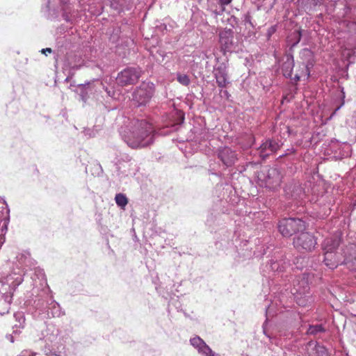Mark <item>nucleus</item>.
Here are the masks:
<instances>
[{"instance_id":"obj_10","label":"nucleus","mask_w":356,"mask_h":356,"mask_svg":"<svg viewBox=\"0 0 356 356\" xmlns=\"http://www.w3.org/2000/svg\"><path fill=\"white\" fill-rule=\"evenodd\" d=\"M218 157L227 166H231L237 160L236 154L229 147H225L220 150Z\"/></svg>"},{"instance_id":"obj_2","label":"nucleus","mask_w":356,"mask_h":356,"mask_svg":"<svg viewBox=\"0 0 356 356\" xmlns=\"http://www.w3.org/2000/svg\"><path fill=\"white\" fill-rule=\"evenodd\" d=\"M152 132V125L145 120L141 121L137 131L133 132V137L129 138L127 143L133 149L145 147L152 143V138L150 137Z\"/></svg>"},{"instance_id":"obj_16","label":"nucleus","mask_w":356,"mask_h":356,"mask_svg":"<svg viewBox=\"0 0 356 356\" xmlns=\"http://www.w3.org/2000/svg\"><path fill=\"white\" fill-rule=\"evenodd\" d=\"M191 344L195 348L198 350V351L202 348V347L206 343L200 337L196 336L190 340Z\"/></svg>"},{"instance_id":"obj_22","label":"nucleus","mask_w":356,"mask_h":356,"mask_svg":"<svg viewBox=\"0 0 356 356\" xmlns=\"http://www.w3.org/2000/svg\"><path fill=\"white\" fill-rule=\"evenodd\" d=\"M232 1V0H219L218 3L221 6L224 7L231 3Z\"/></svg>"},{"instance_id":"obj_5","label":"nucleus","mask_w":356,"mask_h":356,"mask_svg":"<svg viewBox=\"0 0 356 356\" xmlns=\"http://www.w3.org/2000/svg\"><path fill=\"white\" fill-rule=\"evenodd\" d=\"M142 75V70L140 67H127L117 76V82L122 86L136 84Z\"/></svg>"},{"instance_id":"obj_27","label":"nucleus","mask_w":356,"mask_h":356,"mask_svg":"<svg viewBox=\"0 0 356 356\" xmlns=\"http://www.w3.org/2000/svg\"><path fill=\"white\" fill-rule=\"evenodd\" d=\"M339 109V107H338L337 108H336V110L334 111V112L333 113V114H334Z\"/></svg>"},{"instance_id":"obj_6","label":"nucleus","mask_w":356,"mask_h":356,"mask_svg":"<svg viewBox=\"0 0 356 356\" xmlns=\"http://www.w3.org/2000/svg\"><path fill=\"white\" fill-rule=\"evenodd\" d=\"M316 244V238L309 232H302L293 239L294 247L301 252L312 251Z\"/></svg>"},{"instance_id":"obj_19","label":"nucleus","mask_w":356,"mask_h":356,"mask_svg":"<svg viewBox=\"0 0 356 356\" xmlns=\"http://www.w3.org/2000/svg\"><path fill=\"white\" fill-rule=\"evenodd\" d=\"M205 356H214L212 350L205 343L204 346L199 350Z\"/></svg>"},{"instance_id":"obj_26","label":"nucleus","mask_w":356,"mask_h":356,"mask_svg":"<svg viewBox=\"0 0 356 356\" xmlns=\"http://www.w3.org/2000/svg\"><path fill=\"white\" fill-rule=\"evenodd\" d=\"M294 79L296 81H299L300 79V76L299 75H296Z\"/></svg>"},{"instance_id":"obj_1","label":"nucleus","mask_w":356,"mask_h":356,"mask_svg":"<svg viewBox=\"0 0 356 356\" xmlns=\"http://www.w3.org/2000/svg\"><path fill=\"white\" fill-rule=\"evenodd\" d=\"M152 132V125L145 120L141 121L137 131L133 132V137L129 138L127 143L133 149L145 147L152 143V138L150 137Z\"/></svg>"},{"instance_id":"obj_14","label":"nucleus","mask_w":356,"mask_h":356,"mask_svg":"<svg viewBox=\"0 0 356 356\" xmlns=\"http://www.w3.org/2000/svg\"><path fill=\"white\" fill-rule=\"evenodd\" d=\"M280 149V145L278 143L275 142L273 140H266L259 147V149L260 151L261 156L264 158L268 156V154L264 153L266 151H269L272 153L276 152Z\"/></svg>"},{"instance_id":"obj_9","label":"nucleus","mask_w":356,"mask_h":356,"mask_svg":"<svg viewBox=\"0 0 356 356\" xmlns=\"http://www.w3.org/2000/svg\"><path fill=\"white\" fill-rule=\"evenodd\" d=\"M324 256L325 264L330 268H335L340 264H343V257L336 252L324 251Z\"/></svg>"},{"instance_id":"obj_15","label":"nucleus","mask_w":356,"mask_h":356,"mask_svg":"<svg viewBox=\"0 0 356 356\" xmlns=\"http://www.w3.org/2000/svg\"><path fill=\"white\" fill-rule=\"evenodd\" d=\"M115 200L116 204L122 208H124L128 203L127 197L122 193L117 194L115 195Z\"/></svg>"},{"instance_id":"obj_13","label":"nucleus","mask_w":356,"mask_h":356,"mask_svg":"<svg viewBox=\"0 0 356 356\" xmlns=\"http://www.w3.org/2000/svg\"><path fill=\"white\" fill-rule=\"evenodd\" d=\"M341 242L339 235H334L331 237L326 238L323 244L322 248L324 251L335 252Z\"/></svg>"},{"instance_id":"obj_3","label":"nucleus","mask_w":356,"mask_h":356,"mask_svg":"<svg viewBox=\"0 0 356 356\" xmlns=\"http://www.w3.org/2000/svg\"><path fill=\"white\" fill-rule=\"evenodd\" d=\"M154 90L155 88L153 83L143 81L134 90L133 100L138 104V106H145L153 97Z\"/></svg>"},{"instance_id":"obj_21","label":"nucleus","mask_w":356,"mask_h":356,"mask_svg":"<svg viewBox=\"0 0 356 356\" xmlns=\"http://www.w3.org/2000/svg\"><path fill=\"white\" fill-rule=\"evenodd\" d=\"M295 35H296V42L293 44V45H296L300 41V39H301V33L300 31H298L295 33Z\"/></svg>"},{"instance_id":"obj_8","label":"nucleus","mask_w":356,"mask_h":356,"mask_svg":"<svg viewBox=\"0 0 356 356\" xmlns=\"http://www.w3.org/2000/svg\"><path fill=\"white\" fill-rule=\"evenodd\" d=\"M343 264L351 270L356 271V245L350 244L343 250Z\"/></svg>"},{"instance_id":"obj_17","label":"nucleus","mask_w":356,"mask_h":356,"mask_svg":"<svg viewBox=\"0 0 356 356\" xmlns=\"http://www.w3.org/2000/svg\"><path fill=\"white\" fill-rule=\"evenodd\" d=\"M325 328L322 325H310L307 330V334H316L319 332H324Z\"/></svg>"},{"instance_id":"obj_4","label":"nucleus","mask_w":356,"mask_h":356,"mask_svg":"<svg viewBox=\"0 0 356 356\" xmlns=\"http://www.w3.org/2000/svg\"><path fill=\"white\" fill-rule=\"evenodd\" d=\"M279 232L282 236L288 237L305 229V223L300 218H284L279 222Z\"/></svg>"},{"instance_id":"obj_28","label":"nucleus","mask_w":356,"mask_h":356,"mask_svg":"<svg viewBox=\"0 0 356 356\" xmlns=\"http://www.w3.org/2000/svg\"><path fill=\"white\" fill-rule=\"evenodd\" d=\"M291 63H289V67H291Z\"/></svg>"},{"instance_id":"obj_24","label":"nucleus","mask_w":356,"mask_h":356,"mask_svg":"<svg viewBox=\"0 0 356 356\" xmlns=\"http://www.w3.org/2000/svg\"><path fill=\"white\" fill-rule=\"evenodd\" d=\"M305 68H306L305 70H306L307 76V77H309V74H310L309 69V67L307 66H306Z\"/></svg>"},{"instance_id":"obj_20","label":"nucleus","mask_w":356,"mask_h":356,"mask_svg":"<svg viewBox=\"0 0 356 356\" xmlns=\"http://www.w3.org/2000/svg\"><path fill=\"white\" fill-rule=\"evenodd\" d=\"M301 282L302 284V289L300 287L296 289V292L299 293L300 294L305 293L306 289L308 288L307 282L305 279H302Z\"/></svg>"},{"instance_id":"obj_7","label":"nucleus","mask_w":356,"mask_h":356,"mask_svg":"<svg viewBox=\"0 0 356 356\" xmlns=\"http://www.w3.org/2000/svg\"><path fill=\"white\" fill-rule=\"evenodd\" d=\"M282 179V175L280 170L276 168H270L267 170L264 181L266 188L275 190L280 187Z\"/></svg>"},{"instance_id":"obj_18","label":"nucleus","mask_w":356,"mask_h":356,"mask_svg":"<svg viewBox=\"0 0 356 356\" xmlns=\"http://www.w3.org/2000/svg\"><path fill=\"white\" fill-rule=\"evenodd\" d=\"M177 81L179 83L185 86H188L191 82L188 76L184 74H178Z\"/></svg>"},{"instance_id":"obj_23","label":"nucleus","mask_w":356,"mask_h":356,"mask_svg":"<svg viewBox=\"0 0 356 356\" xmlns=\"http://www.w3.org/2000/svg\"><path fill=\"white\" fill-rule=\"evenodd\" d=\"M47 52L51 53L52 52V49L51 48H46V49H42V54H46Z\"/></svg>"},{"instance_id":"obj_12","label":"nucleus","mask_w":356,"mask_h":356,"mask_svg":"<svg viewBox=\"0 0 356 356\" xmlns=\"http://www.w3.org/2000/svg\"><path fill=\"white\" fill-rule=\"evenodd\" d=\"M214 76L218 87L223 88L227 86L228 83L227 72L225 66H220L216 68Z\"/></svg>"},{"instance_id":"obj_11","label":"nucleus","mask_w":356,"mask_h":356,"mask_svg":"<svg viewBox=\"0 0 356 356\" xmlns=\"http://www.w3.org/2000/svg\"><path fill=\"white\" fill-rule=\"evenodd\" d=\"M219 42L221 49L224 51H229L233 44V32L229 30H225L219 33Z\"/></svg>"},{"instance_id":"obj_25","label":"nucleus","mask_w":356,"mask_h":356,"mask_svg":"<svg viewBox=\"0 0 356 356\" xmlns=\"http://www.w3.org/2000/svg\"><path fill=\"white\" fill-rule=\"evenodd\" d=\"M284 75L285 76H291V70L289 72H284Z\"/></svg>"}]
</instances>
